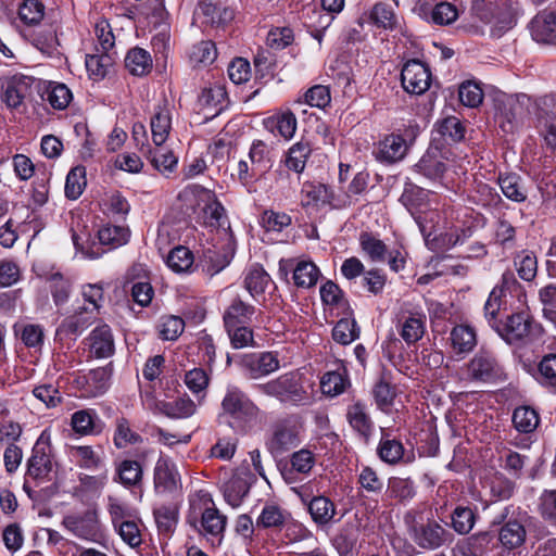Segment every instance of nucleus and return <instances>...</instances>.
<instances>
[{"instance_id":"f257e3e1","label":"nucleus","mask_w":556,"mask_h":556,"mask_svg":"<svg viewBox=\"0 0 556 556\" xmlns=\"http://www.w3.org/2000/svg\"><path fill=\"white\" fill-rule=\"evenodd\" d=\"M309 387L311 384L305 383L304 375L293 370L265 383H257L254 389L262 394L277 399L282 404L299 406L309 402Z\"/></svg>"},{"instance_id":"f03ea898","label":"nucleus","mask_w":556,"mask_h":556,"mask_svg":"<svg viewBox=\"0 0 556 556\" xmlns=\"http://www.w3.org/2000/svg\"><path fill=\"white\" fill-rule=\"evenodd\" d=\"M188 523L213 546H219L224 540L227 517L214 505L212 498L201 500V504L191 503Z\"/></svg>"},{"instance_id":"7ed1b4c3","label":"nucleus","mask_w":556,"mask_h":556,"mask_svg":"<svg viewBox=\"0 0 556 556\" xmlns=\"http://www.w3.org/2000/svg\"><path fill=\"white\" fill-rule=\"evenodd\" d=\"M405 522L412 541L424 551H437L451 545L454 541V534L434 518L418 520L408 513L405 516Z\"/></svg>"},{"instance_id":"20e7f679","label":"nucleus","mask_w":556,"mask_h":556,"mask_svg":"<svg viewBox=\"0 0 556 556\" xmlns=\"http://www.w3.org/2000/svg\"><path fill=\"white\" fill-rule=\"evenodd\" d=\"M418 135L419 126L417 124H409L403 130L397 129L384 136L377 144V150L375 151L376 160L382 164H394L402 161Z\"/></svg>"},{"instance_id":"39448f33","label":"nucleus","mask_w":556,"mask_h":556,"mask_svg":"<svg viewBox=\"0 0 556 556\" xmlns=\"http://www.w3.org/2000/svg\"><path fill=\"white\" fill-rule=\"evenodd\" d=\"M464 375L471 382L493 383L503 377L504 371L495 355L481 349L466 364Z\"/></svg>"},{"instance_id":"423d86ee","label":"nucleus","mask_w":556,"mask_h":556,"mask_svg":"<svg viewBox=\"0 0 556 556\" xmlns=\"http://www.w3.org/2000/svg\"><path fill=\"white\" fill-rule=\"evenodd\" d=\"M62 525L79 539L96 542L101 538V526L96 509L66 515Z\"/></svg>"},{"instance_id":"0eeeda50","label":"nucleus","mask_w":556,"mask_h":556,"mask_svg":"<svg viewBox=\"0 0 556 556\" xmlns=\"http://www.w3.org/2000/svg\"><path fill=\"white\" fill-rule=\"evenodd\" d=\"M539 136L545 147L556 150V94L543 97L538 106L536 124Z\"/></svg>"},{"instance_id":"6e6552de","label":"nucleus","mask_w":556,"mask_h":556,"mask_svg":"<svg viewBox=\"0 0 556 556\" xmlns=\"http://www.w3.org/2000/svg\"><path fill=\"white\" fill-rule=\"evenodd\" d=\"M401 83L406 92L422 94L431 85L430 70L418 60H409L402 68Z\"/></svg>"},{"instance_id":"1a4fd4ad","label":"nucleus","mask_w":556,"mask_h":556,"mask_svg":"<svg viewBox=\"0 0 556 556\" xmlns=\"http://www.w3.org/2000/svg\"><path fill=\"white\" fill-rule=\"evenodd\" d=\"M396 319L399 333L406 344H414L424 337L427 318L422 312L402 307Z\"/></svg>"},{"instance_id":"9d476101","label":"nucleus","mask_w":556,"mask_h":556,"mask_svg":"<svg viewBox=\"0 0 556 556\" xmlns=\"http://www.w3.org/2000/svg\"><path fill=\"white\" fill-rule=\"evenodd\" d=\"M224 412L235 418H256L260 408L239 388L229 387L223 399Z\"/></svg>"},{"instance_id":"9b49d317","label":"nucleus","mask_w":556,"mask_h":556,"mask_svg":"<svg viewBox=\"0 0 556 556\" xmlns=\"http://www.w3.org/2000/svg\"><path fill=\"white\" fill-rule=\"evenodd\" d=\"M154 488L157 493H173L180 485V475L175 463L161 454L153 472Z\"/></svg>"},{"instance_id":"f8f14e48","label":"nucleus","mask_w":556,"mask_h":556,"mask_svg":"<svg viewBox=\"0 0 556 556\" xmlns=\"http://www.w3.org/2000/svg\"><path fill=\"white\" fill-rule=\"evenodd\" d=\"M241 366L250 379H258L278 370L280 362L276 353L262 352L244 355Z\"/></svg>"},{"instance_id":"ddd939ff","label":"nucleus","mask_w":556,"mask_h":556,"mask_svg":"<svg viewBox=\"0 0 556 556\" xmlns=\"http://www.w3.org/2000/svg\"><path fill=\"white\" fill-rule=\"evenodd\" d=\"M172 108L166 100L154 106L150 118L152 140L156 147L163 146L172 130Z\"/></svg>"},{"instance_id":"4468645a","label":"nucleus","mask_w":556,"mask_h":556,"mask_svg":"<svg viewBox=\"0 0 556 556\" xmlns=\"http://www.w3.org/2000/svg\"><path fill=\"white\" fill-rule=\"evenodd\" d=\"M89 353L96 358H109L114 354L115 345L111 328L108 325L96 327L86 339Z\"/></svg>"},{"instance_id":"2eb2a0df","label":"nucleus","mask_w":556,"mask_h":556,"mask_svg":"<svg viewBox=\"0 0 556 556\" xmlns=\"http://www.w3.org/2000/svg\"><path fill=\"white\" fill-rule=\"evenodd\" d=\"M530 33L538 42L556 45V13L546 10L538 13L530 22Z\"/></svg>"},{"instance_id":"dca6fc26","label":"nucleus","mask_w":556,"mask_h":556,"mask_svg":"<svg viewBox=\"0 0 556 556\" xmlns=\"http://www.w3.org/2000/svg\"><path fill=\"white\" fill-rule=\"evenodd\" d=\"M377 452L380 459L389 465H396L401 462L409 464L415 458L414 453L405 454L403 443L400 440L386 433L380 439Z\"/></svg>"},{"instance_id":"f3484780","label":"nucleus","mask_w":556,"mask_h":556,"mask_svg":"<svg viewBox=\"0 0 556 556\" xmlns=\"http://www.w3.org/2000/svg\"><path fill=\"white\" fill-rule=\"evenodd\" d=\"M2 101L10 109H18L30 93V79L13 76L2 86Z\"/></svg>"},{"instance_id":"a211bd4d","label":"nucleus","mask_w":556,"mask_h":556,"mask_svg":"<svg viewBox=\"0 0 556 556\" xmlns=\"http://www.w3.org/2000/svg\"><path fill=\"white\" fill-rule=\"evenodd\" d=\"M51 448L49 445L37 442L33 448V454L28 459L27 473L36 480H42L48 477L52 470Z\"/></svg>"},{"instance_id":"6ab92c4d","label":"nucleus","mask_w":556,"mask_h":556,"mask_svg":"<svg viewBox=\"0 0 556 556\" xmlns=\"http://www.w3.org/2000/svg\"><path fill=\"white\" fill-rule=\"evenodd\" d=\"M433 132L439 137L434 140H442L446 144L458 143L465 139L466 127L456 116H446L438 119Z\"/></svg>"},{"instance_id":"aec40b11","label":"nucleus","mask_w":556,"mask_h":556,"mask_svg":"<svg viewBox=\"0 0 556 556\" xmlns=\"http://www.w3.org/2000/svg\"><path fill=\"white\" fill-rule=\"evenodd\" d=\"M527 538L525 525L518 519L504 521L498 530V541L503 548L513 551L521 547Z\"/></svg>"},{"instance_id":"412c9836","label":"nucleus","mask_w":556,"mask_h":556,"mask_svg":"<svg viewBox=\"0 0 556 556\" xmlns=\"http://www.w3.org/2000/svg\"><path fill=\"white\" fill-rule=\"evenodd\" d=\"M254 314L255 307L237 296L231 300L223 314L224 326L225 328H233L240 325H248Z\"/></svg>"},{"instance_id":"4be33fe9","label":"nucleus","mask_w":556,"mask_h":556,"mask_svg":"<svg viewBox=\"0 0 556 556\" xmlns=\"http://www.w3.org/2000/svg\"><path fill=\"white\" fill-rule=\"evenodd\" d=\"M532 331V323L525 314L509 316L503 326L501 334L508 343L527 339Z\"/></svg>"},{"instance_id":"5701e85b","label":"nucleus","mask_w":556,"mask_h":556,"mask_svg":"<svg viewBox=\"0 0 556 556\" xmlns=\"http://www.w3.org/2000/svg\"><path fill=\"white\" fill-rule=\"evenodd\" d=\"M346 418L353 430H355L365 441H368L374 429V422L367 413L366 406L361 402H356L349 406Z\"/></svg>"},{"instance_id":"b1692460","label":"nucleus","mask_w":556,"mask_h":556,"mask_svg":"<svg viewBox=\"0 0 556 556\" xmlns=\"http://www.w3.org/2000/svg\"><path fill=\"white\" fill-rule=\"evenodd\" d=\"M300 443L298 432L294 427L279 424L275 427L273 437L268 442L271 453H283Z\"/></svg>"},{"instance_id":"393cba45","label":"nucleus","mask_w":556,"mask_h":556,"mask_svg":"<svg viewBox=\"0 0 556 556\" xmlns=\"http://www.w3.org/2000/svg\"><path fill=\"white\" fill-rule=\"evenodd\" d=\"M93 319L94 312L83 308L66 317L59 326L58 333L77 337L92 324Z\"/></svg>"},{"instance_id":"a878e982","label":"nucleus","mask_w":556,"mask_h":556,"mask_svg":"<svg viewBox=\"0 0 556 556\" xmlns=\"http://www.w3.org/2000/svg\"><path fill=\"white\" fill-rule=\"evenodd\" d=\"M203 213L208 226L223 228L225 231L230 229L226 210L212 191H206V204Z\"/></svg>"},{"instance_id":"bb28decb","label":"nucleus","mask_w":556,"mask_h":556,"mask_svg":"<svg viewBox=\"0 0 556 556\" xmlns=\"http://www.w3.org/2000/svg\"><path fill=\"white\" fill-rule=\"evenodd\" d=\"M115 471V480L125 488H135L142 482L143 468L137 460L124 459L116 465Z\"/></svg>"},{"instance_id":"cd10ccee","label":"nucleus","mask_w":556,"mask_h":556,"mask_svg":"<svg viewBox=\"0 0 556 556\" xmlns=\"http://www.w3.org/2000/svg\"><path fill=\"white\" fill-rule=\"evenodd\" d=\"M450 340L453 350L457 354L469 353L477 345V334L468 325H457L452 328Z\"/></svg>"},{"instance_id":"c85d7f7f","label":"nucleus","mask_w":556,"mask_h":556,"mask_svg":"<svg viewBox=\"0 0 556 556\" xmlns=\"http://www.w3.org/2000/svg\"><path fill=\"white\" fill-rule=\"evenodd\" d=\"M72 429L80 434L88 435L101 431L100 419L93 409L77 410L71 418Z\"/></svg>"},{"instance_id":"c756f323","label":"nucleus","mask_w":556,"mask_h":556,"mask_svg":"<svg viewBox=\"0 0 556 556\" xmlns=\"http://www.w3.org/2000/svg\"><path fill=\"white\" fill-rule=\"evenodd\" d=\"M152 58L150 53L139 47L130 49L125 58V66L134 76H144L152 70Z\"/></svg>"},{"instance_id":"7c9ffc66","label":"nucleus","mask_w":556,"mask_h":556,"mask_svg":"<svg viewBox=\"0 0 556 556\" xmlns=\"http://www.w3.org/2000/svg\"><path fill=\"white\" fill-rule=\"evenodd\" d=\"M298 121L291 111H285L265 121V127L274 132L277 130L278 135L285 139H291L296 130Z\"/></svg>"},{"instance_id":"2f4dec72","label":"nucleus","mask_w":556,"mask_h":556,"mask_svg":"<svg viewBox=\"0 0 556 556\" xmlns=\"http://www.w3.org/2000/svg\"><path fill=\"white\" fill-rule=\"evenodd\" d=\"M114 63V53L101 51L96 54L86 55V68L93 80L103 79Z\"/></svg>"},{"instance_id":"473e14b6","label":"nucleus","mask_w":556,"mask_h":556,"mask_svg":"<svg viewBox=\"0 0 556 556\" xmlns=\"http://www.w3.org/2000/svg\"><path fill=\"white\" fill-rule=\"evenodd\" d=\"M498 184L503 194L514 202H525L528 198V190L522 178L515 174H507L498 177Z\"/></svg>"},{"instance_id":"72a5a7b5","label":"nucleus","mask_w":556,"mask_h":556,"mask_svg":"<svg viewBox=\"0 0 556 556\" xmlns=\"http://www.w3.org/2000/svg\"><path fill=\"white\" fill-rule=\"evenodd\" d=\"M311 152L309 142L301 140L289 148L283 163L288 169L300 174L304 170Z\"/></svg>"},{"instance_id":"f704fd0d","label":"nucleus","mask_w":556,"mask_h":556,"mask_svg":"<svg viewBox=\"0 0 556 556\" xmlns=\"http://www.w3.org/2000/svg\"><path fill=\"white\" fill-rule=\"evenodd\" d=\"M195 15L198 17L203 16V23L220 26L232 20L233 12L228 8L220 9L214 3L202 1L195 11Z\"/></svg>"},{"instance_id":"c9c22d12","label":"nucleus","mask_w":556,"mask_h":556,"mask_svg":"<svg viewBox=\"0 0 556 556\" xmlns=\"http://www.w3.org/2000/svg\"><path fill=\"white\" fill-rule=\"evenodd\" d=\"M477 521L476 511L469 506L458 505L451 513V527L459 535L468 534Z\"/></svg>"},{"instance_id":"e433bc0d","label":"nucleus","mask_w":556,"mask_h":556,"mask_svg":"<svg viewBox=\"0 0 556 556\" xmlns=\"http://www.w3.org/2000/svg\"><path fill=\"white\" fill-rule=\"evenodd\" d=\"M350 384L346 369L344 367L326 372L320 379V389L324 394L337 396L343 393Z\"/></svg>"},{"instance_id":"4c0bfd02","label":"nucleus","mask_w":556,"mask_h":556,"mask_svg":"<svg viewBox=\"0 0 556 556\" xmlns=\"http://www.w3.org/2000/svg\"><path fill=\"white\" fill-rule=\"evenodd\" d=\"M308 511L314 522L319 526H325L334 517L336 506L328 497L320 495L311 500Z\"/></svg>"},{"instance_id":"58836bf2","label":"nucleus","mask_w":556,"mask_h":556,"mask_svg":"<svg viewBox=\"0 0 556 556\" xmlns=\"http://www.w3.org/2000/svg\"><path fill=\"white\" fill-rule=\"evenodd\" d=\"M269 282L270 276L257 264L248 269L243 281L244 288L253 298L263 294Z\"/></svg>"},{"instance_id":"ea45409f","label":"nucleus","mask_w":556,"mask_h":556,"mask_svg":"<svg viewBox=\"0 0 556 556\" xmlns=\"http://www.w3.org/2000/svg\"><path fill=\"white\" fill-rule=\"evenodd\" d=\"M513 425L520 433L533 432L540 422L538 412L530 406H519L513 413Z\"/></svg>"},{"instance_id":"a19ab883","label":"nucleus","mask_w":556,"mask_h":556,"mask_svg":"<svg viewBox=\"0 0 556 556\" xmlns=\"http://www.w3.org/2000/svg\"><path fill=\"white\" fill-rule=\"evenodd\" d=\"M418 173L430 179H438L443 176L446 167L441 161L437 151H427L415 165Z\"/></svg>"},{"instance_id":"79ce46f5","label":"nucleus","mask_w":556,"mask_h":556,"mask_svg":"<svg viewBox=\"0 0 556 556\" xmlns=\"http://www.w3.org/2000/svg\"><path fill=\"white\" fill-rule=\"evenodd\" d=\"M388 493L399 502H409L416 495V485L410 478L391 477L388 481Z\"/></svg>"},{"instance_id":"37998d69","label":"nucleus","mask_w":556,"mask_h":556,"mask_svg":"<svg viewBox=\"0 0 556 556\" xmlns=\"http://www.w3.org/2000/svg\"><path fill=\"white\" fill-rule=\"evenodd\" d=\"M129 230L123 226L105 225L98 230V239L102 245L116 249L127 243Z\"/></svg>"},{"instance_id":"c03bdc74","label":"nucleus","mask_w":556,"mask_h":556,"mask_svg":"<svg viewBox=\"0 0 556 556\" xmlns=\"http://www.w3.org/2000/svg\"><path fill=\"white\" fill-rule=\"evenodd\" d=\"M320 276L318 267L309 261H301L293 269V280L299 288L314 287Z\"/></svg>"},{"instance_id":"a18cd8bd","label":"nucleus","mask_w":556,"mask_h":556,"mask_svg":"<svg viewBox=\"0 0 556 556\" xmlns=\"http://www.w3.org/2000/svg\"><path fill=\"white\" fill-rule=\"evenodd\" d=\"M361 329L354 318H341L332 329V339L342 345H348L358 339Z\"/></svg>"},{"instance_id":"49530a36","label":"nucleus","mask_w":556,"mask_h":556,"mask_svg":"<svg viewBox=\"0 0 556 556\" xmlns=\"http://www.w3.org/2000/svg\"><path fill=\"white\" fill-rule=\"evenodd\" d=\"M249 490L250 485L244 478L233 476L224 485V497L230 506L238 507Z\"/></svg>"},{"instance_id":"de8ad7c7","label":"nucleus","mask_w":556,"mask_h":556,"mask_svg":"<svg viewBox=\"0 0 556 556\" xmlns=\"http://www.w3.org/2000/svg\"><path fill=\"white\" fill-rule=\"evenodd\" d=\"M359 244L363 252L372 262H384L388 253L384 242L370 232H362L359 235Z\"/></svg>"},{"instance_id":"09e8293b","label":"nucleus","mask_w":556,"mask_h":556,"mask_svg":"<svg viewBox=\"0 0 556 556\" xmlns=\"http://www.w3.org/2000/svg\"><path fill=\"white\" fill-rule=\"evenodd\" d=\"M194 262L192 252L184 247L174 248L166 257L167 266L175 273H187L190 270Z\"/></svg>"},{"instance_id":"8fccbe9b","label":"nucleus","mask_w":556,"mask_h":556,"mask_svg":"<svg viewBox=\"0 0 556 556\" xmlns=\"http://www.w3.org/2000/svg\"><path fill=\"white\" fill-rule=\"evenodd\" d=\"M178 507L174 504L155 508L153 515L159 531L162 533L173 532L178 522Z\"/></svg>"},{"instance_id":"3c124183","label":"nucleus","mask_w":556,"mask_h":556,"mask_svg":"<svg viewBox=\"0 0 556 556\" xmlns=\"http://www.w3.org/2000/svg\"><path fill=\"white\" fill-rule=\"evenodd\" d=\"M150 161L156 170L167 175L176 169L178 159L173 151L161 146L150 150Z\"/></svg>"},{"instance_id":"603ef678","label":"nucleus","mask_w":556,"mask_h":556,"mask_svg":"<svg viewBox=\"0 0 556 556\" xmlns=\"http://www.w3.org/2000/svg\"><path fill=\"white\" fill-rule=\"evenodd\" d=\"M289 517V514L275 504H266L256 520V526L262 528L282 527Z\"/></svg>"},{"instance_id":"864d4df0","label":"nucleus","mask_w":556,"mask_h":556,"mask_svg":"<svg viewBox=\"0 0 556 556\" xmlns=\"http://www.w3.org/2000/svg\"><path fill=\"white\" fill-rule=\"evenodd\" d=\"M248 159L263 175H265L271 166L270 149L267 143L262 140H254L252 142Z\"/></svg>"},{"instance_id":"5fc2aeb1","label":"nucleus","mask_w":556,"mask_h":556,"mask_svg":"<svg viewBox=\"0 0 556 556\" xmlns=\"http://www.w3.org/2000/svg\"><path fill=\"white\" fill-rule=\"evenodd\" d=\"M316 458L313 452L307 448H301L291 455L290 464L291 470L285 473L287 481H291L290 475L294 472L307 475L314 468Z\"/></svg>"},{"instance_id":"6e6d98bb","label":"nucleus","mask_w":556,"mask_h":556,"mask_svg":"<svg viewBox=\"0 0 556 556\" xmlns=\"http://www.w3.org/2000/svg\"><path fill=\"white\" fill-rule=\"evenodd\" d=\"M87 185L86 180V169L84 166H76L72 168L65 180V195L67 199L76 200L78 199L85 187Z\"/></svg>"},{"instance_id":"4d7b16f0","label":"nucleus","mask_w":556,"mask_h":556,"mask_svg":"<svg viewBox=\"0 0 556 556\" xmlns=\"http://www.w3.org/2000/svg\"><path fill=\"white\" fill-rule=\"evenodd\" d=\"M113 441L117 448H125L130 444L141 443L142 438L140 434L131 430L129 421L126 418L121 417L116 419V429Z\"/></svg>"},{"instance_id":"13d9d810","label":"nucleus","mask_w":556,"mask_h":556,"mask_svg":"<svg viewBox=\"0 0 556 556\" xmlns=\"http://www.w3.org/2000/svg\"><path fill=\"white\" fill-rule=\"evenodd\" d=\"M55 110H64L73 99L72 91L64 84H50L43 98Z\"/></svg>"},{"instance_id":"bf43d9fd","label":"nucleus","mask_w":556,"mask_h":556,"mask_svg":"<svg viewBox=\"0 0 556 556\" xmlns=\"http://www.w3.org/2000/svg\"><path fill=\"white\" fill-rule=\"evenodd\" d=\"M195 410L197 405L188 397H179L174 402L164 403L162 408L164 415L173 419L191 417Z\"/></svg>"},{"instance_id":"052dcab7","label":"nucleus","mask_w":556,"mask_h":556,"mask_svg":"<svg viewBox=\"0 0 556 556\" xmlns=\"http://www.w3.org/2000/svg\"><path fill=\"white\" fill-rule=\"evenodd\" d=\"M370 18L378 26L384 29H393L396 26L394 9L389 2H378L374 5Z\"/></svg>"},{"instance_id":"680f3d73","label":"nucleus","mask_w":556,"mask_h":556,"mask_svg":"<svg viewBox=\"0 0 556 556\" xmlns=\"http://www.w3.org/2000/svg\"><path fill=\"white\" fill-rule=\"evenodd\" d=\"M185 321L181 317L175 315L164 316L157 325L159 336L162 340L174 341L182 333Z\"/></svg>"},{"instance_id":"e2e57ef3","label":"nucleus","mask_w":556,"mask_h":556,"mask_svg":"<svg viewBox=\"0 0 556 556\" xmlns=\"http://www.w3.org/2000/svg\"><path fill=\"white\" fill-rule=\"evenodd\" d=\"M291 216L285 212L266 210L261 215V225L266 231L281 232L291 225Z\"/></svg>"},{"instance_id":"0e129e2a","label":"nucleus","mask_w":556,"mask_h":556,"mask_svg":"<svg viewBox=\"0 0 556 556\" xmlns=\"http://www.w3.org/2000/svg\"><path fill=\"white\" fill-rule=\"evenodd\" d=\"M515 266L519 277L531 281L536 276L538 261L532 252L522 251L515 257Z\"/></svg>"},{"instance_id":"69168bd1","label":"nucleus","mask_w":556,"mask_h":556,"mask_svg":"<svg viewBox=\"0 0 556 556\" xmlns=\"http://www.w3.org/2000/svg\"><path fill=\"white\" fill-rule=\"evenodd\" d=\"M45 15V5L38 0H25L18 9L20 20L29 26L37 25Z\"/></svg>"},{"instance_id":"338daca9","label":"nucleus","mask_w":556,"mask_h":556,"mask_svg":"<svg viewBox=\"0 0 556 556\" xmlns=\"http://www.w3.org/2000/svg\"><path fill=\"white\" fill-rule=\"evenodd\" d=\"M357 482L368 494L378 495L384 488L382 479L378 476L377 471L369 466H364L361 469Z\"/></svg>"},{"instance_id":"774afa93","label":"nucleus","mask_w":556,"mask_h":556,"mask_svg":"<svg viewBox=\"0 0 556 556\" xmlns=\"http://www.w3.org/2000/svg\"><path fill=\"white\" fill-rule=\"evenodd\" d=\"M217 56L215 45L211 40H204L193 46L190 52V60L194 64L207 65L213 63Z\"/></svg>"}]
</instances>
